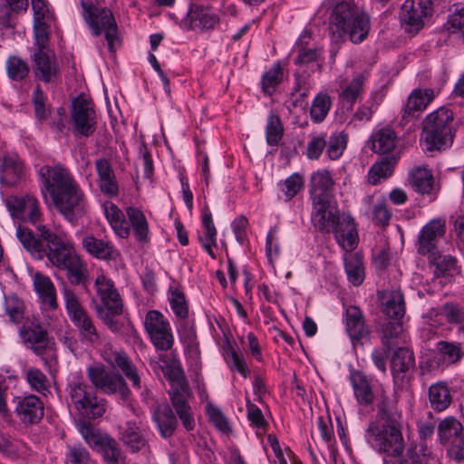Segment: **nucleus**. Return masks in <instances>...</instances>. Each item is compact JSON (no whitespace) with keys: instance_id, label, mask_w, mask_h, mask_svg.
<instances>
[{"instance_id":"1","label":"nucleus","mask_w":464,"mask_h":464,"mask_svg":"<svg viewBox=\"0 0 464 464\" xmlns=\"http://www.w3.org/2000/svg\"><path fill=\"white\" fill-rule=\"evenodd\" d=\"M37 232L39 238L30 229L19 226L16 237L34 258L46 257L53 266L65 270L73 285L83 282L88 275L87 266L76 253L69 236L64 232L54 233L46 226H38Z\"/></svg>"},{"instance_id":"2","label":"nucleus","mask_w":464,"mask_h":464,"mask_svg":"<svg viewBox=\"0 0 464 464\" xmlns=\"http://www.w3.org/2000/svg\"><path fill=\"white\" fill-rule=\"evenodd\" d=\"M37 172L44 198L46 201L50 198L69 222H75L84 214L83 193L67 169L62 165H44Z\"/></svg>"},{"instance_id":"3","label":"nucleus","mask_w":464,"mask_h":464,"mask_svg":"<svg viewBox=\"0 0 464 464\" xmlns=\"http://www.w3.org/2000/svg\"><path fill=\"white\" fill-rule=\"evenodd\" d=\"M332 6L330 23L333 34L347 35L353 44L363 42L370 32V17L354 0H328Z\"/></svg>"},{"instance_id":"4","label":"nucleus","mask_w":464,"mask_h":464,"mask_svg":"<svg viewBox=\"0 0 464 464\" xmlns=\"http://www.w3.org/2000/svg\"><path fill=\"white\" fill-rule=\"evenodd\" d=\"M453 113L441 107L429 114L424 122L421 141L428 151L441 150L451 146Z\"/></svg>"},{"instance_id":"5","label":"nucleus","mask_w":464,"mask_h":464,"mask_svg":"<svg viewBox=\"0 0 464 464\" xmlns=\"http://www.w3.org/2000/svg\"><path fill=\"white\" fill-rule=\"evenodd\" d=\"M66 392L69 404L72 405L82 416L95 419L105 413V401L96 396L82 375L78 372L70 374Z\"/></svg>"},{"instance_id":"6","label":"nucleus","mask_w":464,"mask_h":464,"mask_svg":"<svg viewBox=\"0 0 464 464\" xmlns=\"http://www.w3.org/2000/svg\"><path fill=\"white\" fill-rule=\"evenodd\" d=\"M368 443L377 451L396 457L403 452L404 442L401 425L396 419L372 421L365 434Z\"/></svg>"},{"instance_id":"7","label":"nucleus","mask_w":464,"mask_h":464,"mask_svg":"<svg viewBox=\"0 0 464 464\" xmlns=\"http://www.w3.org/2000/svg\"><path fill=\"white\" fill-rule=\"evenodd\" d=\"M77 430L89 446L102 454L105 464H125V455L115 439L85 420L77 423Z\"/></svg>"},{"instance_id":"8","label":"nucleus","mask_w":464,"mask_h":464,"mask_svg":"<svg viewBox=\"0 0 464 464\" xmlns=\"http://www.w3.org/2000/svg\"><path fill=\"white\" fill-rule=\"evenodd\" d=\"M82 8V15L92 31L93 36H99L102 32L110 50L113 48L114 40L117 38V24L111 10L93 5L90 1L81 0Z\"/></svg>"},{"instance_id":"9","label":"nucleus","mask_w":464,"mask_h":464,"mask_svg":"<svg viewBox=\"0 0 464 464\" xmlns=\"http://www.w3.org/2000/svg\"><path fill=\"white\" fill-rule=\"evenodd\" d=\"M143 324L154 347L159 351H169L174 344V334L168 318L158 310H150Z\"/></svg>"},{"instance_id":"10","label":"nucleus","mask_w":464,"mask_h":464,"mask_svg":"<svg viewBox=\"0 0 464 464\" xmlns=\"http://www.w3.org/2000/svg\"><path fill=\"white\" fill-rule=\"evenodd\" d=\"M433 14L432 0H405L400 19L405 31L416 34L429 23Z\"/></svg>"},{"instance_id":"11","label":"nucleus","mask_w":464,"mask_h":464,"mask_svg":"<svg viewBox=\"0 0 464 464\" xmlns=\"http://www.w3.org/2000/svg\"><path fill=\"white\" fill-rule=\"evenodd\" d=\"M312 205L311 219L314 226L322 232H332L342 219L333 197H313Z\"/></svg>"},{"instance_id":"12","label":"nucleus","mask_w":464,"mask_h":464,"mask_svg":"<svg viewBox=\"0 0 464 464\" xmlns=\"http://www.w3.org/2000/svg\"><path fill=\"white\" fill-rule=\"evenodd\" d=\"M169 393L176 413L182 421L184 428L187 430H192L195 427V420L191 408L187 401L188 390L185 380L183 378H178L172 381Z\"/></svg>"},{"instance_id":"13","label":"nucleus","mask_w":464,"mask_h":464,"mask_svg":"<svg viewBox=\"0 0 464 464\" xmlns=\"http://www.w3.org/2000/svg\"><path fill=\"white\" fill-rule=\"evenodd\" d=\"M6 208L12 217L18 218L23 216L27 221L35 225L36 227L43 226L40 224L42 214L39 202L34 196L11 197L6 199Z\"/></svg>"},{"instance_id":"14","label":"nucleus","mask_w":464,"mask_h":464,"mask_svg":"<svg viewBox=\"0 0 464 464\" xmlns=\"http://www.w3.org/2000/svg\"><path fill=\"white\" fill-rule=\"evenodd\" d=\"M86 372L91 382L106 393H114L118 390L125 393L128 391L121 376L106 372L101 365H91Z\"/></svg>"},{"instance_id":"15","label":"nucleus","mask_w":464,"mask_h":464,"mask_svg":"<svg viewBox=\"0 0 464 464\" xmlns=\"http://www.w3.org/2000/svg\"><path fill=\"white\" fill-rule=\"evenodd\" d=\"M14 412L23 423L34 424L44 416V403L34 394L16 396Z\"/></svg>"},{"instance_id":"16","label":"nucleus","mask_w":464,"mask_h":464,"mask_svg":"<svg viewBox=\"0 0 464 464\" xmlns=\"http://www.w3.org/2000/svg\"><path fill=\"white\" fill-rule=\"evenodd\" d=\"M94 285L96 295L102 304L101 307L104 310H111L113 314H122V300L113 282L104 275H99Z\"/></svg>"},{"instance_id":"17","label":"nucleus","mask_w":464,"mask_h":464,"mask_svg":"<svg viewBox=\"0 0 464 464\" xmlns=\"http://www.w3.org/2000/svg\"><path fill=\"white\" fill-rule=\"evenodd\" d=\"M35 76L44 82H53L59 76L60 69L54 53L50 50H37L34 53Z\"/></svg>"},{"instance_id":"18","label":"nucleus","mask_w":464,"mask_h":464,"mask_svg":"<svg viewBox=\"0 0 464 464\" xmlns=\"http://www.w3.org/2000/svg\"><path fill=\"white\" fill-rule=\"evenodd\" d=\"M445 233V221L435 218L426 224L418 237V253L421 255L434 254L438 239Z\"/></svg>"},{"instance_id":"19","label":"nucleus","mask_w":464,"mask_h":464,"mask_svg":"<svg viewBox=\"0 0 464 464\" xmlns=\"http://www.w3.org/2000/svg\"><path fill=\"white\" fill-rule=\"evenodd\" d=\"M72 116L78 133L89 136L93 132L94 111L86 100H75L72 102Z\"/></svg>"},{"instance_id":"20","label":"nucleus","mask_w":464,"mask_h":464,"mask_svg":"<svg viewBox=\"0 0 464 464\" xmlns=\"http://www.w3.org/2000/svg\"><path fill=\"white\" fill-rule=\"evenodd\" d=\"M111 363L114 368L120 369L126 378L132 382V386L137 391H140L141 397L147 400L149 394L148 390L145 386L143 387L140 374L128 355L123 352H116L112 355Z\"/></svg>"},{"instance_id":"21","label":"nucleus","mask_w":464,"mask_h":464,"mask_svg":"<svg viewBox=\"0 0 464 464\" xmlns=\"http://www.w3.org/2000/svg\"><path fill=\"white\" fill-rule=\"evenodd\" d=\"M398 464H441L440 457L428 449L425 443H411L401 453Z\"/></svg>"},{"instance_id":"22","label":"nucleus","mask_w":464,"mask_h":464,"mask_svg":"<svg viewBox=\"0 0 464 464\" xmlns=\"http://www.w3.org/2000/svg\"><path fill=\"white\" fill-rule=\"evenodd\" d=\"M120 439L131 452H137L147 445L146 429L140 421H127L121 428Z\"/></svg>"},{"instance_id":"23","label":"nucleus","mask_w":464,"mask_h":464,"mask_svg":"<svg viewBox=\"0 0 464 464\" xmlns=\"http://www.w3.org/2000/svg\"><path fill=\"white\" fill-rule=\"evenodd\" d=\"M95 169L98 176L97 184L100 190L107 197H116L119 193V185L109 160L106 159L97 160L95 161Z\"/></svg>"},{"instance_id":"24","label":"nucleus","mask_w":464,"mask_h":464,"mask_svg":"<svg viewBox=\"0 0 464 464\" xmlns=\"http://www.w3.org/2000/svg\"><path fill=\"white\" fill-rule=\"evenodd\" d=\"M366 81L367 75L365 73L357 72L353 74L350 81L340 82L339 87L341 91L339 92V99L353 107L357 102L361 101Z\"/></svg>"},{"instance_id":"25","label":"nucleus","mask_w":464,"mask_h":464,"mask_svg":"<svg viewBox=\"0 0 464 464\" xmlns=\"http://www.w3.org/2000/svg\"><path fill=\"white\" fill-rule=\"evenodd\" d=\"M82 245L87 253L99 259L111 260L119 256L118 250L111 241L97 238L92 234L82 237Z\"/></svg>"},{"instance_id":"26","label":"nucleus","mask_w":464,"mask_h":464,"mask_svg":"<svg viewBox=\"0 0 464 464\" xmlns=\"http://www.w3.org/2000/svg\"><path fill=\"white\" fill-rule=\"evenodd\" d=\"M339 246L346 252H352L358 243V234L353 219L343 216L336 227L332 230Z\"/></svg>"},{"instance_id":"27","label":"nucleus","mask_w":464,"mask_h":464,"mask_svg":"<svg viewBox=\"0 0 464 464\" xmlns=\"http://www.w3.org/2000/svg\"><path fill=\"white\" fill-rule=\"evenodd\" d=\"M345 324L346 331L353 343L368 338L369 330L364 324L362 313L359 307L351 305L345 309Z\"/></svg>"},{"instance_id":"28","label":"nucleus","mask_w":464,"mask_h":464,"mask_svg":"<svg viewBox=\"0 0 464 464\" xmlns=\"http://www.w3.org/2000/svg\"><path fill=\"white\" fill-rule=\"evenodd\" d=\"M24 343L37 355H42L46 350L52 349L53 343L47 336V332L39 325L28 327L20 332Z\"/></svg>"},{"instance_id":"29","label":"nucleus","mask_w":464,"mask_h":464,"mask_svg":"<svg viewBox=\"0 0 464 464\" xmlns=\"http://www.w3.org/2000/svg\"><path fill=\"white\" fill-rule=\"evenodd\" d=\"M350 382L359 404L368 406L374 401L375 395L372 382L363 372L360 371L351 372Z\"/></svg>"},{"instance_id":"30","label":"nucleus","mask_w":464,"mask_h":464,"mask_svg":"<svg viewBox=\"0 0 464 464\" xmlns=\"http://www.w3.org/2000/svg\"><path fill=\"white\" fill-rule=\"evenodd\" d=\"M24 167L16 155L0 154V181L14 185L22 177Z\"/></svg>"},{"instance_id":"31","label":"nucleus","mask_w":464,"mask_h":464,"mask_svg":"<svg viewBox=\"0 0 464 464\" xmlns=\"http://www.w3.org/2000/svg\"><path fill=\"white\" fill-rule=\"evenodd\" d=\"M186 20L188 22L192 29H212L219 22L218 16L211 10L191 5L187 14Z\"/></svg>"},{"instance_id":"32","label":"nucleus","mask_w":464,"mask_h":464,"mask_svg":"<svg viewBox=\"0 0 464 464\" xmlns=\"http://www.w3.org/2000/svg\"><path fill=\"white\" fill-rule=\"evenodd\" d=\"M103 212L115 236L120 238L129 237L130 227L123 212L112 202H106L103 205Z\"/></svg>"},{"instance_id":"33","label":"nucleus","mask_w":464,"mask_h":464,"mask_svg":"<svg viewBox=\"0 0 464 464\" xmlns=\"http://www.w3.org/2000/svg\"><path fill=\"white\" fill-rule=\"evenodd\" d=\"M34 288L42 302L50 308H56V289L49 276L36 272L33 276Z\"/></svg>"},{"instance_id":"34","label":"nucleus","mask_w":464,"mask_h":464,"mask_svg":"<svg viewBox=\"0 0 464 464\" xmlns=\"http://www.w3.org/2000/svg\"><path fill=\"white\" fill-rule=\"evenodd\" d=\"M382 312L389 317L400 320L405 314L403 295L399 290L382 294Z\"/></svg>"},{"instance_id":"35","label":"nucleus","mask_w":464,"mask_h":464,"mask_svg":"<svg viewBox=\"0 0 464 464\" xmlns=\"http://www.w3.org/2000/svg\"><path fill=\"white\" fill-rule=\"evenodd\" d=\"M153 420L164 438L170 437L177 428V419L172 410L168 405H160L153 413Z\"/></svg>"},{"instance_id":"36","label":"nucleus","mask_w":464,"mask_h":464,"mask_svg":"<svg viewBox=\"0 0 464 464\" xmlns=\"http://www.w3.org/2000/svg\"><path fill=\"white\" fill-rule=\"evenodd\" d=\"M463 433L462 423L455 417H446L438 424V437L441 444L454 442Z\"/></svg>"},{"instance_id":"37","label":"nucleus","mask_w":464,"mask_h":464,"mask_svg":"<svg viewBox=\"0 0 464 464\" xmlns=\"http://www.w3.org/2000/svg\"><path fill=\"white\" fill-rule=\"evenodd\" d=\"M126 215L136 239L142 243L147 242L150 238V227L143 212L135 207H128L126 208Z\"/></svg>"},{"instance_id":"38","label":"nucleus","mask_w":464,"mask_h":464,"mask_svg":"<svg viewBox=\"0 0 464 464\" xmlns=\"http://www.w3.org/2000/svg\"><path fill=\"white\" fill-rule=\"evenodd\" d=\"M343 261L349 282L355 286L362 285L365 277L362 256L357 253H346Z\"/></svg>"},{"instance_id":"39","label":"nucleus","mask_w":464,"mask_h":464,"mask_svg":"<svg viewBox=\"0 0 464 464\" xmlns=\"http://www.w3.org/2000/svg\"><path fill=\"white\" fill-rule=\"evenodd\" d=\"M334 181L327 169L317 170L311 176L312 198L315 196L333 197L331 191Z\"/></svg>"},{"instance_id":"40","label":"nucleus","mask_w":464,"mask_h":464,"mask_svg":"<svg viewBox=\"0 0 464 464\" xmlns=\"http://www.w3.org/2000/svg\"><path fill=\"white\" fill-rule=\"evenodd\" d=\"M430 406L436 411H445L452 401L450 388L444 383H436L429 389Z\"/></svg>"},{"instance_id":"41","label":"nucleus","mask_w":464,"mask_h":464,"mask_svg":"<svg viewBox=\"0 0 464 464\" xmlns=\"http://www.w3.org/2000/svg\"><path fill=\"white\" fill-rule=\"evenodd\" d=\"M333 105L331 96L324 92H321L314 98L310 107V118L314 123H321L328 115Z\"/></svg>"},{"instance_id":"42","label":"nucleus","mask_w":464,"mask_h":464,"mask_svg":"<svg viewBox=\"0 0 464 464\" xmlns=\"http://www.w3.org/2000/svg\"><path fill=\"white\" fill-rule=\"evenodd\" d=\"M202 224L205 228L203 236H199V241L201 242L202 247L210 256L211 258L215 259L216 255L212 249L213 246H217V230L214 226L212 216L209 211H205L202 215Z\"/></svg>"},{"instance_id":"43","label":"nucleus","mask_w":464,"mask_h":464,"mask_svg":"<svg viewBox=\"0 0 464 464\" xmlns=\"http://www.w3.org/2000/svg\"><path fill=\"white\" fill-rule=\"evenodd\" d=\"M24 378L33 391L44 396L50 393L51 381L40 369L29 367L24 372Z\"/></svg>"},{"instance_id":"44","label":"nucleus","mask_w":464,"mask_h":464,"mask_svg":"<svg viewBox=\"0 0 464 464\" xmlns=\"http://www.w3.org/2000/svg\"><path fill=\"white\" fill-rule=\"evenodd\" d=\"M437 350L440 361L448 365L457 363L464 356V351L459 343L440 341Z\"/></svg>"},{"instance_id":"45","label":"nucleus","mask_w":464,"mask_h":464,"mask_svg":"<svg viewBox=\"0 0 464 464\" xmlns=\"http://www.w3.org/2000/svg\"><path fill=\"white\" fill-rule=\"evenodd\" d=\"M434 97L435 93L432 89H416L412 91L405 106V113L411 114L423 111Z\"/></svg>"},{"instance_id":"46","label":"nucleus","mask_w":464,"mask_h":464,"mask_svg":"<svg viewBox=\"0 0 464 464\" xmlns=\"http://www.w3.org/2000/svg\"><path fill=\"white\" fill-rule=\"evenodd\" d=\"M413 188L421 194L430 193L432 189L433 176L426 166H419L413 169L410 174Z\"/></svg>"},{"instance_id":"47","label":"nucleus","mask_w":464,"mask_h":464,"mask_svg":"<svg viewBox=\"0 0 464 464\" xmlns=\"http://www.w3.org/2000/svg\"><path fill=\"white\" fill-rule=\"evenodd\" d=\"M382 341L383 345L391 350L393 346L405 342L402 324L399 322H388L382 325Z\"/></svg>"},{"instance_id":"48","label":"nucleus","mask_w":464,"mask_h":464,"mask_svg":"<svg viewBox=\"0 0 464 464\" xmlns=\"http://www.w3.org/2000/svg\"><path fill=\"white\" fill-rule=\"evenodd\" d=\"M396 135L388 128L377 130L372 135V150L378 153H388L395 147Z\"/></svg>"},{"instance_id":"49","label":"nucleus","mask_w":464,"mask_h":464,"mask_svg":"<svg viewBox=\"0 0 464 464\" xmlns=\"http://www.w3.org/2000/svg\"><path fill=\"white\" fill-rule=\"evenodd\" d=\"M311 39V34L307 32H304L299 39H298V46L301 47L299 50V53L296 58V63L299 64H309L311 63L316 62L322 54V51L319 48H306L305 45L308 44L309 40Z\"/></svg>"},{"instance_id":"50","label":"nucleus","mask_w":464,"mask_h":464,"mask_svg":"<svg viewBox=\"0 0 464 464\" xmlns=\"http://www.w3.org/2000/svg\"><path fill=\"white\" fill-rule=\"evenodd\" d=\"M413 365V355L408 349L399 348L392 358L391 367L394 376L408 372Z\"/></svg>"},{"instance_id":"51","label":"nucleus","mask_w":464,"mask_h":464,"mask_svg":"<svg viewBox=\"0 0 464 464\" xmlns=\"http://www.w3.org/2000/svg\"><path fill=\"white\" fill-rule=\"evenodd\" d=\"M395 162L391 159H383L376 162L369 170L368 180L376 185L390 177L393 171Z\"/></svg>"},{"instance_id":"52","label":"nucleus","mask_w":464,"mask_h":464,"mask_svg":"<svg viewBox=\"0 0 464 464\" xmlns=\"http://www.w3.org/2000/svg\"><path fill=\"white\" fill-rule=\"evenodd\" d=\"M72 323L79 329L82 342L92 344L99 340L96 327L88 314L72 321Z\"/></svg>"},{"instance_id":"53","label":"nucleus","mask_w":464,"mask_h":464,"mask_svg":"<svg viewBox=\"0 0 464 464\" xmlns=\"http://www.w3.org/2000/svg\"><path fill=\"white\" fill-rule=\"evenodd\" d=\"M429 256L435 266L434 276L437 279L449 275L455 268L456 259L451 256H442L434 251V254H429Z\"/></svg>"},{"instance_id":"54","label":"nucleus","mask_w":464,"mask_h":464,"mask_svg":"<svg viewBox=\"0 0 464 464\" xmlns=\"http://www.w3.org/2000/svg\"><path fill=\"white\" fill-rule=\"evenodd\" d=\"M347 145V135L343 132H334L329 139L326 144V155L332 160L339 159Z\"/></svg>"},{"instance_id":"55","label":"nucleus","mask_w":464,"mask_h":464,"mask_svg":"<svg viewBox=\"0 0 464 464\" xmlns=\"http://www.w3.org/2000/svg\"><path fill=\"white\" fill-rule=\"evenodd\" d=\"M63 294L66 311L72 322L87 314L72 289L64 286Z\"/></svg>"},{"instance_id":"56","label":"nucleus","mask_w":464,"mask_h":464,"mask_svg":"<svg viewBox=\"0 0 464 464\" xmlns=\"http://www.w3.org/2000/svg\"><path fill=\"white\" fill-rule=\"evenodd\" d=\"M169 301L175 316L179 320H185L188 314V307L184 294L179 289H170Z\"/></svg>"},{"instance_id":"57","label":"nucleus","mask_w":464,"mask_h":464,"mask_svg":"<svg viewBox=\"0 0 464 464\" xmlns=\"http://www.w3.org/2000/svg\"><path fill=\"white\" fill-rule=\"evenodd\" d=\"M283 78L282 68L279 63H276L266 72L262 77V89L266 94L271 95Z\"/></svg>"},{"instance_id":"58","label":"nucleus","mask_w":464,"mask_h":464,"mask_svg":"<svg viewBox=\"0 0 464 464\" xmlns=\"http://www.w3.org/2000/svg\"><path fill=\"white\" fill-rule=\"evenodd\" d=\"M5 310L11 322L19 324L24 314V304L16 295H8L5 297Z\"/></svg>"},{"instance_id":"59","label":"nucleus","mask_w":464,"mask_h":464,"mask_svg":"<svg viewBox=\"0 0 464 464\" xmlns=\"http://www.w3.org/2000/svg\"><path fill=\"white\" fill-rule=\"evenodd\" d=\"M266 142L269 145H276L282 139L283 128L278 116L270 114L266 128Z\"/></svg>"},{"instance_id":"60","label":"nucleus","mask_w":464,"mask_h":464,"mask_svg":"<svg viewBox=\"0 0 464 464\" xmlns=\"http://www.w3.org/2000/svg\"><path fill=\"white\" fill-rule=\"evenodd\" d=\"M6 71L11 79L20 81L28 74L29 67L27 63L19 57L12 56L6 62Z\"/></svg>"},{"instance_id":"61","label":"nucleus","mask_w":464,"mask_h":464,"mask_svg":"<svg viewBox=\"0 0 464 464\" xmlns=\"http://www.w3.org/2000/svg\"><path fill=\"white\" fill-rule=\"evenodd\" d=\"M32 100L34 107V113L39 121L46 120L50 114V105L47 102L46 96L42 90L37 86L32 95Z\"/></svg>"},{"instance_id":"62","label":"nucleus","mask_w":464,"mask_h":464,"mask_svg":"<svg viewBox=\"0 0 464 464\" xmlns=\"http://www.w3.org/2000/svg\"><path fill=\"white\" fill-rule=\"evenodd\" d=\"M207 414L209 418V420L213 423V425L222 433L227 434L230 432L231 428L227 417L220 411L219 408L208 404L207 406Z\"/></svg>"},{"instance_id":"63","label":"nucleus","mask_w":464,"mask_h":464,"mask_svg":"<svg viewBox=\"0 0 464 464\" xmlns=\"http://www.w3.org/2000/svg\"><path fill=\"white\" fill-rule=\"evenodd\" d=\"M303 186V178L299 174L295 173L280 184V189L285 196V199L290 200L301 190Z\"/></svg>"},{"instance_id":"64","label":"nucleus","mask_w":464,"mask_h":464,"mask_svg":"<svg viewBox=\"0 0 464 464\" xmlns=\"http://www.w3.org/2000/svg\"><path fill=\"white\" fill-rule=\"evenodd\" d=\"M327 135L321 133L319 135L313 136L307 143L306 156L310 160H318L322 155V152L326 148Z\"/></svg>"}]
</instances>
